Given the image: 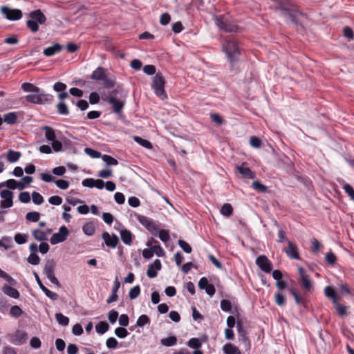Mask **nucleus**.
<instances>
[{"label": "nucleus", "instance_id": "6e6552de", "mask_svg": "<svg viewBox=\"0 0 354 354\" xmlns=\"http://www.w3.org/2000/svg\"><path fill=\"white\" fill-rule=\"evenodd\" d=\"M216 25L222 30L227 32H236L238 26L227 20L224 16H219L215 19Z\"/></svg>", "mask_w": 354, "mask_h": 354}, {"label": "nucleus", "instance_id": "393cba45", "mask_svg": "<svg viewBox=\"0 0 354 354\" xmlns=\"http://www.w3.org/2000/svg\"><path fill=\"white\" fill-rule=\"evenodd\" d=\"M236 329L238 332L239 339L241 342H246L248 340L247 333L244 329L242 324L239 322L236 324Z\"/></svg>", "mask_w": 354, "mask_h": 354}, {"label": "nucleus", "instance_id": "bf43d9fd", "mask_svg": "<svg viewBox=\"0 0 354 354\" xmlns=\"http://www.w3.org/2000/svg\"><path fill=\"white\" fill-rule=\"evenodd\" d=\"M275 225L278 227V240L277 241L279 243H282L283 241H286L287 243V241H289L285 234V232L282 230V228L278 225V223L276 222Z\"/></svg>", "mask_w": 354, "mask_h": 354}, {"label": "nucleus", "instance_id": "a18cd8bd", "mask_svg": "<svg viewBox=\"0 0 354 354\" xmlns=\"http://www.w3.org/2000/svg\"><path fill=\"white\" fill-rule=\"evenodd\" d=\"M40 214L37 212H28L26 215V218L31 222H37L39 220Z\"/></svg>", "mask_w": 354, "mask_h": 354}, {"label": "nucleus", "instance_id": "ea45409f", "mask_svg": "<svg viewBox=\"0 0 354 354\" xmlns=\"http://www.w3.org/2000/svg\"><path fill=\"white\" fill-rule=\"evenodd\" d=\"M102 159L108 166L117 165L118 164V161L115 158L107 154L103 155Z\"/></svg>", "mask_w": 354, "mask_h": 354}, {"label": "nucleus", "instance_id": "f03ea898", "mask_svg": "<svg viewBox=\"0 0 354 354\" xmlns=\"http://www.w3.org/2000/svg\"><path fill=\"white\" fill-rule=\"evenodd\" d=\"M223 50L226 54L232 67H234V64L238 62L241 54L238 41L233 37L225 39L223 44Z\"/></svg>", "mask_w": 354, "mask_h": 354}, {"label": "nucleus", "instance_id": "de8ad7c7", "mask_svg": "<svg viewBox=\"0 0 354 354\" xmlns=\"http://www.w3.org/2000/svg\"><path fill=\"white\" fill-rule=\"evenodd\" d=\"M274 301L279 306H282L286 303L285 297L280 292H277L274 295Z\"/></svg>", "mask_w": 354, "mask_h": 354}, {"label": "nucleus", "instance_id": "4d7b16f0", "mask_svg": "<svg viewBox=\"0 0 354 354\" xmlns=\"http://www.w3.org/2000/svg\"><path fill=\"white\" fill-rule=\"evenodd\" d=\"M73 104H75L76 106L81 110L85 111L88 108V103L85 100H79L76 103L74 100H72Z\"/></svg>", "mask_w": 354, "mask_h": 354}, {"label": "nucleus", "instance_id": "c85d7f7f", "mask_svg": "<svg viewBox=\"0 0 354 354\" xmlns=\"http://www.w3.org/2000/svg\"><path fill=\"white\" fill-rule=\"evenodd\" d=\"M21 157V153L19 151H13L9 149L7 153V160L8 162L12 163L18 161Z\"/></svg>", "mask_w": 354, "mask_h": 354}, {"label": "nucleus", "instance_id": "0eeeda50", "mask_svg": "<svg viewBox=\"0 0 354 354\" xmlns=\"http://www.w3.org/2000/svg\"><path fill=\"white\" fill-rule=\"evenodd\" d=\"M56 263L53 259H48L46 261L44 267L43 272L50 281L56 285L57 287H60L61 284L55 275Z\"/></svg>", "mask_w": 354, "mask_h": 354}, {"label": "nucleus", "instance_id": "b1692460", "mask_svg": "<svg viewBox=\"0 0 354 354\" xmlns=\"http://www.w3.org/2000/svg\"><path fill=\"white\" fill-rule=\"evenodd\" d=\"M324 294L328 298L332 299L334 304H337L339 298L333 287L326 286L324 288Z\"/></svg>", "mask_w": 354, "mask_h": 354}, {"label": "nucleus", "instance_id": "338daca9", "mask_svg": "<svg viewBox=\"0 0 354 354\" xmlns=\"http://www.w3.org/2000/svg\"><path fill=\"white\" fill-rule=\"evenodd\" d=\"M118 344V340L115 337H109L106 339V346L110 349H114Z\"/></svg>", "mask_w": 354, "mask_h": 354}, {"label": "nucleus", "instance_id": "4c0bfd02", "mask_svg": "<svg viewBox=\"0 0 354 354\" xmlns=\"http://www.w3.org/2000/svg\"><path fill=\"white\" fill-rule=\"evenodd\" d=\"M187 345L194 349H198L202 346V343L201 342L200 339L196 337L191 338L187 342Z\"/></svg>", "mask_w": 354, "mask_h": 354}, {"label": "nucleus", "instance_id": "864d4df0", "mask_svg": "<svg viewBox=\"0 0 354 354\" xmlns=\"http://www.w3.org/2000/svg\"><path fill=\"white\" fill-rule=\"evenodd\" d=\"M23 313L22 310L18 306H13L10 310V314L12 317H19Z\"/></svg>", "mask_w": 354, "mask_h": 354}, {"label": "nucleus", "instance_id": "69168bd1", "mask_svg": "<svg viewBox=\"0 0 354 354\" xmlns=\"http://www.w3.org/2000/svg\"><path fill=\"white\" fill-rule=\"evenodd\" d=\"M344 192L348 194L350 198L354 201V189L349 184H345L343 187Z\"/></svg>", "mask_w": 354, "mask_h": 354}, {"label": "nucleus", "instance_id": "72a5a7b5", "mask_svg": "<svg viewBox=\"0 0 354 354\" xmlns=\"http://www.w3.org/2000/svg\"><path fill=\"white\" fill-rule=\"evenodd\" d=\"M162 345L165 346H172L177 343V338L175 336H169L168 337L162 338L160 340Z\"/></svg>", "mask_w": 354, "mask_h": 354}, {"label": "nucleus", "instance_id": "4be33fe9", "mask_svg": "<svg viewBox=\"0 0 354 354\" xmlns=\"http://www.w3.org/2000/svg\"><path fill=\"white\" fill-rule=\"evenodd\" d=\"M120 238L122 241L128 245H130L132 243L133 234L130 230L127 229L121 230L120 232Z\"/></svg>", "mask_w": 354, "mask_h": 354}, {"label": "nucleus", "instance_id": "a19ab883", "mask_svg": "<svg viewBox=\"0 0 354 354\" xmlns=\"http://www.w3.org/2000/svg\"><path fill=\"white\" fill-rule=\"evenodd\" d=\"M134 140L140 144L141 146L144 147L146 149H151L152 148V145L151 143L148 141L147 140H145V139H143L139 136H136L134 137Z\"/></svg>", "mask_w": 354, "mask_h": 354}, {"label": "nucleus", "instance_id": "c03bdc74", "mask_svg": "<svg viewBox=\"0 0 354 354\" xmlns=\"http://www.w3.org/2000/svg\"><path fill=\"white\" fill-rule=\"evenodd\" d=\"M12 243V238L10 236H3L0 240V247L4 248L8 250L10 248Z\"/></svg>", "mask_w": 354, "mask_h": 354}, {"label": "nucleus", "instance_id": "7ed1b4c3", "mask_svg": "<svg viewBox=\"0 0 354 354\" xmlns=\"http://www.w3.org/2000/svg\"><path fill=\"white\" fill-rule=\"evenodd\" d=\"M293 4L289 0H280L277 2L275 9L281 12V15H287L292 24H299L296 14L301 15L297 10H294Z\"/></svg>", "mask_w": 354, "mask_h": 354}, {"label": "nucleus", "instance_id": "49530a36", "mask_svg": "<svg viewBox=\"0 0 354 354\" xmlns=\"http://www.w3.org/2000/svg\"><path fill=\"white\" fill-rule=\"evenodd\" d=\"M137 218H138V221L142 225H144L147 229L149 227L151 223H153V221L151 218H149L145 216L138 215Z\"/></svg>", "mask_w": 354, "mask_h": 354}, {"label": "nucleus", "instance_id": "774afa93", "mask_svg": "<svg viewBox=\"0 0 354 354\" xmlns=\"http://www.w3.org/2000/svg\"><path fill=\"white\" fill-rule=\"evenodd\" d=\"M119 313L118 311L115 310H111L109 311L108 315V319L111 324H114L116 322L118 318Z\"/></svg>", "mask_w": 354, "mask_h": 354}, {"label": "nucleus", "instance_id": "aec40b11", "mask_svg": "<svg viewBox=\"0 0 354 354\" xmlns=\"http://www.w3.org/2000/svg\"><path fill=\"white\" fill-rule=\"evenodd\" d=\"M120 283L118 281V277H116L115 280L113 283V288H112V290H111V293L110 296L109 297V298L106 299V302L108 304H111V303H113V302H115L118 301V296L117 295V292H118V290L120 288Z\"/></svg>", "mask_w": 354, "mask_h": 354}, {"label": "nucleus", "instance_id": "6e6d98bb", "mask_svg": "<svg viewBox=\"0 0 354 354\" xmlns=\"http://www.w3.org/2000/svg\"><path fill=\"white\" fill-rule=\"evenodd\" d=\"M178 243L180 248L186 253L189 254L192 252V247L189 245L188 243L183 240H178Z\"/></svg>", "mask_w": 354, "mask_h": 354}, {"label": "nucleus", "instance_id": "ddd939ff", "mask_svg": "<svg viewBox=\"0 0 354 354\" xmlns=\"http://www.w3.org/2000/svg\"><path fill=\"white\" fill-rule=\"evenodd\" d=\"M198 287L201 290H205L206 293L210 297H212L215 294L216 289L212 283H209L208 279L205 277L201 278L199 280Z\"/></svg>", "mask_w": 354, "mask_h": 354}, {"label": "nucleus", "instance_id": "79ce46f5", "mask_svg": "<svg viewBox=\"0 0 354 354\" xmlns=\"http://www.w3.org/2000/svg\"><path fill=\"white\" fill-rule=\"evenodd\" d=\"M150 319L149 317L146 315H140L136 322V326L139 327H143L147 324H149Z\"/></svg>", "mask_w": 354, "mask_h": 354}, {"label": "nucleus", "instance_id": "cd10ccee", "mask_svg": "<svg viewBox=\"0 0 354 354\" xmlns=\"http://www.w3.org/2000/svg\"><path fill=\"white\" fill-rule=\"evenodd\" d=\"M42 129L45 131V137L48 141H55L56 135L54 129L51 127L44 126Z\"/></svg>", "mask_w": 354, "mask_h": 354}, {"label": "nucleus", "instance_id": "c9c22d12", "mask_svg": "<svg viewBox=\"0 0 354 354\" xmlns=\"http://www.w3.org/2000/svg\"><path fill=\"white\" fill-rule=\"evenodd\" d=\"M56 107L59 114L62 115H68L69 114L68 106L65 102H59Z\"/></svg>", "mask_w": 354, "mask_h": 354}, {"label": "nucleus", "instance_id": "f704fd0d", "mask_svg": "<svg viewBox=\"0 0 354 354\" xmlns=\"http://www.w3.org/2000/svg\"><path fill=\"white\" fill-rule=\"evenodd\" d=\"M21 88L25 92L34 93V92H39L40 88L35 86L34 84H32L31 83L26 82V83L22 84Z\"/></svg>", "mask_w": 354, "mask_h": 354}, {"label": "nucleus", "instance_id": "bb28decb", "mask_svg": "<svg viewBox=\"0 0 354 354\" xmlns=\"http://www.w3.org/2000/svg\"><path fill=\"white\" fill-rule=\"evenodd\" d=\"M223 351L225 354H241L238 347L231 343L225 344Z\"/></svg>", "mask_w": 354, "mask_h": 354}, {"label": "nucleus", "instance_id": "3c124183", "mask_svg": "<svg viewBox=\"0 0 354 354\" xmlns=\"http://www.w3.org/2000/svg\"><path fill=\"white\" fill-rule=\"evenodd\" d=\"M27 261L34 266L38 265L40 263L39 257L35 253H30L27 259Z\"/></svg>", "mask_w": 354, "mask_h": 354}, {"label": "nucleus", "instance_id": "412c9836", "mask_svg": "<svg viewBox=\"0 0 354 354\" xmlns=\"http://www.w3.org/2000/svg\"><path fill=\"white\" fill-rule=\"evenodd\" d=\"M62 48V46L59 43H55L51 46L46 48L43 53L46 57H52L55 54L59 53Z\"/></svg>", "mask_w": 354, "mask_h": 354}, {"label": "nucleus", "instance_id": "680f3d73", "mask_svg": "<svg viewBox=\"0 0 354 354\" xmlns=\"http://www.w3.org/2000/svg\"><path fill=\"white\" fill-rule=\"evenodd\" d=\"M32 201L35 205H41L44 202L43 196L38 192H34L32 194Z\"/></svg>", "mask_w": 354, "mask_h": 354}, {"label": "nucleus", "instance_id": "c756f323", "mask_svg": "<svg viewBox=\"0 0 354 354\" xmlns=\"http://www.w3.org/2000/svg\"><path fill=\"white\" fill-rule=\"evenodd\" d=\"M32 236L38 241H44L48 239L46 233L39 229L34 230L32 231Z\"/></svg>", "mask_w": 354, "mask_h": 354}, {"label": "nucleus", "instance_id": "f8f14e48", "mask_svg": "<svg viewBox=\"0 0 354 354\" xmlns=\"http://www.w3.org/2000/svg\"><path fill=\"white\" fill-rule=\"evenodd\" d=\"M198 287L201 290H205L206 293L210 297H212L215 294L216 289L212 283H209L208 279L205 277L201 278L199 280Z\"/></svg>", "mask_w": 354, "mask_h": 354}, {"label": "nucleus", "instance_id": "58836bf2", "mask_svg": "<svg viewBox=\"0 0 354 354\" xmlns=\"http://www.w3.org/2000/svg\"><path fill=\"white\" fill-rule=\"evenodd\" d=\"M233 212V208L232 206L230 203H225L221 209V213L223 216H230L232 214Z\"/></svg>", "mask_w": 354, "mask_h": 354}, {"label": "nucleus", "instance_id": "1a4fd4ad", "mask_svg": "<svg viewBox=\"0 0 354 354\" xmlns=\"http://www.w3.org/2000/svg\"><path fill=\"white\" fill-rule=\"evenodd\" d=\"M1 15L9 21H17L22 17V12L19 9L10 8L8 6H1L0 8Z\"/></svg>", "mask_w": 354, "mask_h": 354}, {"label": "nucleus", "instance_id": "9d476101", "mask_svg": "<svg viewBox=\"0 0 354 354\" xmlns=\"http://www.w3.org/2000/svg\"><path fill=\"white\" fill-rule=\"evenodd\" d=\"M68 234L69 232L67 227L66 226H62L59 227L57 233H55L52 235L50 239V242L52 245L62 243L66 240Z\"/></svg>", "mask_w": 354, "mask_h": 354}, {"label": "nucleus", "instance_id": "dca6fc26", "mask_svg": "<svg viewBox=\"0 0 354 354\" xmlns=\"http://www.w3.org/2000/svg\"><path fill=\"white\" fill-rule=\"evenodd\" d=\"M162 268L161 262L159 259H156L153 263L148 266L147 270V275L149 278H155L157 276L158 271L160 270Z\"/></svg>", "mask_w": 354, "mask_h": 354}, {"label": "nucleus", "instance_id": "09e8293b", "mask_svg": "<svg viewBox=\"0 0 354 354\" xmlns=\"http://www.w3.org/2000/svg\"><path fill=\"white\" fill-rule=\"evenodd\" d=\"M84 152L93 158H98L101 157V153L98 151H96L93 149L86 147L84 149Z\"/></svg>", "mask_w": 354, "mask_h": 354}, {"label": "nucleus", "instance_id": "7c9ffc66", "mask_svg": "<svg viewBox=\"0 0 354 354\" xmlns=\"http://www.w3.org/2000/svg\"><path fill=\"white\" fill-rule=\"evenodd\" d=\"M14 337L16 342L23 344L27 340L28 334L24 331L18 330L16 331Z\"/></svg>", "mask_w": 354, "mask_h": 354}, {"label": "nucleus", "instance_id": "f3484780", "mask_svg": "<svg viewBox=\"0 0 354 354\" xmlns=\"http://www.w3.org/2000/svg\"><path fill=\"white\" fill-rule=\"evenodd\" d=\"M288 248H284L283 251L288 257L292 259H299V254L298 252L297 247L294 245L290 241H287Z\"/></svg>", "mask_w": 354, "mask_h": 354}, {"label": "nucleus", "instance_id": "a211bd4d", "mask_svg": "<svg viewBox=\"0 0 354 354\" xmlns=\"http://www.w3.org/2000/svg\"><path fill=\"white\" fill-rule=\"evenodd\" d=\"M236 170L244 177L249 179H254L256 174L243 162L240 166L236 167Z\"/></svg>", "mask_w": 354, "mask_h": 354}, {"label": "nucleus", "instance_id": "5701e85b", "mask_svg": "<svg viewBox=\"0 0 354 354\" xmlns=\"http://www.w3.org/2000/svg\"><path fill=\"white\" fill-rule=\"evenodd\" d=\"M2 291L6 295L14 299H18L20 295L19 291L17 289L6 285L2 288Z\"/></svg>", "mask_w": 354, "mask_h": 354}, {"label": "nucleus", "instance_id": "8fccbe9b", "mask_svg": "<svg viewBox=\"0 0 354 354\" xmlns=\"http://www.w3.org/2000/svg\"><path fill=\"white\" fill-rule=\"evenodd\" d=\"M163 243H167L169 239V231L166 230H160L157 236Z\"/></svg>", "mask_w": 354, "mask_h": 354}, {"label": "nucleus", "instance_id": "5fc2aeb1", "mask_svg": "<svg viewBox=\"0 0 354 354\" xmlns=\"http://www.w3.org/2000/svg\"><path fill=\"white\" fill-rule=\"evenodd\" d=\"M115 335L119 338H124L129 335V333L124 327H118L115 329Z\"/></svg>", "mask_w": 354, "mask_h": 354}, {"label": "nucleus", "instance_id": "13d9d810", "mask_svg": "<svg viewBox=\"0 0 354 354\" xmlns=\"http://www.w3.org/2000/svg\"><path fill=\"white\" fill-rule=\"evenodd\" d=\"M221 308L224 312H230L232 310V304L230 301L222 299L221 301Z\"/></svg>", "mask_w": 354, "mask_h": 354}, {"label": "nucleus", "instance_id": "e2e57ef3", "mask_svg": "<svg viewBox=\"0 0 354 354\" xmlns=\"http://www.w3.org/2000/svg\"><path fill=\"white\" fill-rule=\"evenodd\" d=\"M143 72L149 75H156L157 73L155 66L151 64L145 65L143 67Z\"/></svg>", "mask_w": 354, "mask_h": 354}, {"label": "nucleus", "instance_id": "052dcab7", "mask_svg": "<svg viewBox=\"0 0 354 354\" xmlns=\"http://www.w3.org/2000/svg\"><path fill=\"white\" fill-rule=\"evenodd\" d=\"M16 185H17V180H15V179H9L5 182L0 183V187L6 186L10 189H15Z\"/></svg>", "mask_w": 354, "mask_h": 354}, {"label": "nucleus", "instance_id": "6ab92c4d", "mask_svg": "<svg viewBox=\"0 0 354 354\" xmlns=\"http://www.w3.org/2000/svg\"><path fill=\"white\" fill-rule=\"evenodd\" d=\"M29 17L31 18V20L35 21L39 24H44L46 21V17L40 9L30 12L29 13Z\"/></svg>", "mask_w": 354, "mask_h": 354}, {"label": "nucleus", "instance_id": "603ef678", "mask_svg": "<svg viewBox=\"0 0 354 354\" xmlns=\"http://www.w3.org/2000/svg\"><path fill=\"white\" fill-rule=\"evenodd\" d=\"M140 293V288L139 286H136L131 288L129 292V297L131 299H136Z\"/></svg>", "mask_w": 354, "mask_h": 354}, {"label": "nucleus", "instance_id": "37998d69", "mask_svg": "<svg viewBox=\"0 0 354 354\" xmlns=\"http://www.w3.org/2000/svg\"><path fill=\"white\" fill-rule=\"evenodd\" d=\"M252 187L261 193H265L267 191V187L261 184L259 181H254L252 184Z\"/></svg>", "mask_w": 354, "mask_h": 354}, {"label": "nucleus", "instance_id": "4468645a", "mask_svg": "<svg viewBox=\"0 0 354 354\" xmlns=\"http://www.w3.org/2000/svg\"><path fill=\"white\" fill-rule=\"evenodd\" d=\"M298 272L299 274V281L302 287L306 290H310L312 287V282L306 274L305 270L300 267L298 269Z\"/></svg>", "mask_w": 354, "mask_h": 354}, {"label": "nucleus", "instance_id": "0e129e2a", "mask_svg": "<svg viewBox=\"0 0 354 354\" xmlns=\"http://www.w3.org/2000/svg\"><path fill=\"white\" fill-rule=\"evenodd\" d=\"M39 24L38 23L29 19L26 21L27 27L32 32H36L39 30Z\"/></svg>", "mask_w": 354, "mask_h": 354}, {"label": "nucleus", "instance_id": "39448f33", "mask_svg": "<svg viewBox=\"0 0 354 354\" xmlns=\"http://www.w3.org/2000/svg\"><path fill=\"white\" fill-rule=\"evenodd\" d=\"M26 100L32 104H44L48 102H52L53 101V96L50 94L46 93L39 88V92H34L32 94L27 95L26 96Z\"/></svg>", "mask_w": 354, "mask_h": 354}, {"label": "nucleus", "instance_id": "2eb2a0df", "mask_svg": "<svg viewBox=\"0 0 354 354\" xmlns=\"http://www.w3.org/2000/svg\"><path fill=\"white\" fill-rule=\"evenodd\" d=\"M102 238L104 240L105 245L111 248H115L119 241L118 237L115 234H113L112 235H110L107 232H103Z\"/></svg>", "mask_w": 354, "mask_h": 354}, {"label": "nucleus", "instance_id": "f257e3e1", "mask_svg": "<svg viewBox=\"0 0 354 354\" xmlns=\"http://www.w3.org/2000/svg\"><path fill=\"white\" fill-rule=\"evenodd\" d=\"M127 96V93L122 86L118 85L115 88L104 95L103 100L111 104L113 112L120 115L124 106Z\"/></svg>", "mask_w": 354, "mask_h": 354}, {"label": "nucleus", "instance_id": "473e14b6", "mask_svg": "<svg viewBox=\"0 0 354 354\" xmlns=\"http://www.w3.org/2000/svg\"><path fill=\"white\" fill-rule=\"evenodd\" d=\"M109 328V325L107 322L101 321L95 326L96 332L100 335L105 333Z\"/></svg>", "mask_w": 354, "mask_h": 354}, {"label": "nucleus", "instance_id": "20e7f679", "mask_svg": "<svg viewBox=\"0 0 354 354\" xmlns=\"http://www.w3.org/2000/svg\"><path fill=\"white\" fill-rule=\"evenodd\" d=\"M91 79L96 82H102L103 88L110 89L115 86V79L109 77L106 73V69L102 66H98L91 75Z\"/></svg>", "mask_w": 354, "mask_h": 354}, {"label": "nucleus", "instance_id": "9b49d317", "mask_svg": "<svg viewBox=\"0 0 354 354\" xmlns=\"http://www.w3.org/2000/svg\"><path fill=\"white\" fill-rule=\"evenodd\" d=\"M256 264L264 272L270 273L272 271V262L266 255L259 256L256 259Z\"/></svg>", "mask_w": 354, "mask_h": 354}, {"label": "nucleus", "instance_id": "423d86ee", "mask_svg": "<svg viewBox=\"0 0 354 354\" xmlns=\"http://www.w3.org/2000/svg\"><path fill=\"white\" fill-rule=\"evenodd\" d=\"M165 77L162 73H157L153 78L151 87L153 89L155 94L162 100L167 97L165 91Z\"/></svg>", "mask_w": 354, "mask_h": 354}, {"label": "nucleus", "instance_id": "2f4dec72", "mask_svg": "<svg viewBox=\"0 0 354 354\" xmlns=\"http://www.w3.org/2000/svg\"><path fill=\"white\" fill-rule=\"evenodd\" d=\"M84 233L88 236H92L95 233V225L93 222H88L82 227Z\"/></svg>", "mask_w": 354, "mask_h": 354}, {"label": "nucleus", "instance_id": "a878e982", "mask_svg": "<svg viewBox=\"0 0 354 354\" xmlns=\"http://www.w3.org/2000/svg\"><path fill=\"white\" fill-rule=\"evenodd\" d=\"M3 122L8 124L13 125L17 122V113L16 112H9L3 115Z\"/></svg>", "mask_w": 354, "mask_h": 354}, {"label": "nucleus", "instance_id": "e433bc0d", "mask_svg": "<svg viewBox=\"0 0 354 354\" xmlns=\"http://www.w3.org/2000/svg\"><path fill=\"white\" fill-rule=\"evenodd\" d=\"M55 319L58 324L61 326H68L69 323V319L64 315L62 313H57L55 314Z\"/></svg>", "mask_w": 354, "mask_h": 354}]
</instances>
